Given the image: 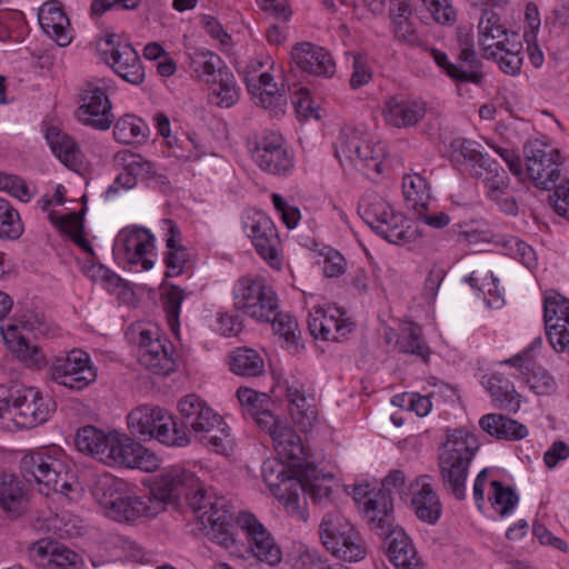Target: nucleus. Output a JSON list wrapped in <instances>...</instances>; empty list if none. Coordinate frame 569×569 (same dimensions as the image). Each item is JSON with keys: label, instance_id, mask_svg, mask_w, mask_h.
Instances as JSON below:
<instances>
[{"label": "nucleus", "instance_id": "obj_27", "mask_svg": "<svg viewBox=\"0 0 569 569\" xmlns=\"http://www.w3.org/2000/svg\"><path fill=\"white\" fill-rule=\"evenodd\" d=\"M337 154L343 153L347 159L375 170L378 173L382 172V148L373 146L371 142L361 139L357 134L348 136L341 139L340 147L337 149Z\"/></svg>", "mask_w": 569, "mask_h": 569}, {"label": "nucleus", "instance_id": "obj_36", "mask_svg": "<svg viewBox=\"0 0 569 569\" xmlns=\"http://www.w3.org/2000/svg\"><path fill=\"white\" fill-rule=\"evenodd\" d=\"M405 218L401 213L392 211V216L382 219L379 223H375L370 227L383 239L390 243L402 244L415 241L420 237L419 229L416 224L409 223L403 226Z\"/></svg>", "mask_w": 569, "mask_h": 569}, {"label": "nucleus", "instance_id": "obj_40", "mask_svg": "<svg viewBox=\"0 0 569 569\" xmlns=\"http://www.w3.org/2000/svg\"><path fill=\"white\" fill-rule=\"evenodd\" d=\"M50 222L62 233H66L70 239L81 247L86 252L93 253L92 246L83 237V213L70 212L68 214L59 216L56 211L49 212Z\"/></svg>", "mask_w": 569, "mask_h": 569}, {"label": "nucleus", "instance_id": "obj_19", "mask_svg": "<svg viewBox=\"0 0 569 569\" xmlns=\"http://www.w3.org/2000/svg\"><path fill=\"white\" fill-rule=\"evenodd\" d=\"M244 231L251 239L257 253L270 266L279 263V236L272 220L262 211H254L244 221Z\"/></svg>", "mask_w": 569, "mask_h": 569}, {"label": "nucleus", "instance_id": "obj_39", "mask_svg": "<svg viewBox=\"0 0 569 569\" xmlns=\"http://www.w3.org/2000/svg\"><path fill=\"white\" fill-rule=\"evenodd\" d=\"M110 441L111 432L104 433L90 425L80 428L74 437V445L79 451L92 456L102 463L103 459L108 457Z\"/></svg>", "mask_w": 569, "mask_h": 569}, {"label": "nucleus", "instance_id": "obj_33", "mask_svg": "<svg viewBox=\"0 0 569 569\" xmlns=\"http://www.w3.org/2000/svg\"><path fill=\"white\" fill-rule=\"evenodd\" d=\"M153 234L148 229L138 227L129 232H120L116 246L124 251L129 263L136 264L153 248Z\"/></svg>", "mask_w": 569, "mask_h": 569}, {"label": "nucleus", "instance_id": "obj_45", "mask_svg": "<svg viewBox=\"0 0 569 569\" xmlns=\"http://www.w3.org/2000/svg\"><path fill=\"white\" fill-rule=\"evenodd\" d=\"M397 346L401 352L416 355L425 362L428 361L429 347L422 340L421 328L418 325L410 323L405 327L397 340Z\"/></svg>", "mask_w": 569, "mask_h": 569}, {"label": "nucleus", "instance_id": "obj_34", "mask_svg": "<svg viewBox=\"0 0 569 569\" xmlns=\"http://www.w3.org/2000/svg\"><path fill=\"white\" fill-rule=\"evenodd\" d=\"M489 7H480L481 16L478 23V43L483 53L495 49L497 41L511 38V32L509 33L501 23L499 14Z\"/></svg>", "mask_w": 569, "mask_h": 569}, {"label": "nucleus", "instance_id": "obj_14", "mask_svg": "<svg viewBox=\"0 0 569 569\" xmlns=\"http://www.w3.org/2000/svg\"><path fill=\"white\" fill-rule=\"evenodd\" d=\"M460 52L458 63L449 60L447 53L436 48H430L429 52L436 64L452 80L463 83L480 84L483 80L481 71L482 63L478 59L473 49V40L469 34L459 38Z\"/></svg>", "mask_w": 569, "mask_h": 569}, {"label": "nucleus", "instance_id": "obj_12", "mask_svg": "<svg viewBox=\"0 0 569 569\" xmlns=\"http://www.w3.org/2000/svg\"><path fill=\"white\" fill-rule=\"evenodd\" d=\"M234 308L258 321H270L279 308L273 289L262 278L242 277L233 288Z\"/></svg>", "mask_w": 569, "mask_h": 569}, {"label": "nucleus", "instance_id": "obj_32", "mask_svg": "<svg viewBox=\"0 0 569 569\" xmlns=\"http://www.w3.org/2000/svg\"><path fill=\"white\" fill-rule=\"evenodd\" d=\"M481 383L499 409L508 412H517L519 410L521 396L516 391L513 383L503 375L492 373L483 376Z\"/></svg>", "mask_w": 569, "mask_h": 569}, {"label": "nucleus", "instance_id": "obj_56", "mask_svg": "<svg viewBox=\"0 0 569 569\" xmlns=\"http://www.w3.org/2000/svg\"><path fill=\"white\" fill-rule=\"evenodd\" d=\"M435 22L441 26H453L457 21V10L451 0H421Z\"/></svg>", "mask_w": 569, "mask_h": 569}, {"label": "nucleus", "instance_id": "obj_25", "mask_svg": "<svg viewBox=\"0 0 569 569\" xmlns=\"http://www.w3.org/2000/svg\"><path fill=\"white\" fill-rule=\"evenodd\" d=\"M29 497L23 482L17 475L0 476V509L7 518L19 519L28 510Z\"/></svg>", "mask_w": 569, "mask_h": 569}, {"label": "nucleus", "instance_id": "obj_58", "mask_svg": "<svg viewBox=\"0 0 569 569\" xmlns=\"http://www.w3.org/2000/svg\"><path fill=\"white\" fill-rule=\"evenodd\" d=\"M546 336L556 352L569 353V317L560 320V322L548 325Z\"/></svg>", "mask_w": 569, "mask_h": 569}, {"label": "nucleus", "instance_id": "obj_52", "mask_svg": "<svg viewBox=\"0 0 569 569\" xmlns=\"http://www.w3.org/2000/svg\"><path fill=\"white\" fill-rule=\"evenodd\" d=\"M163 305L168 323L172 330L179 325L181 303L186 298L183 289L176 284H163Z\"/></svg>", "mask_w": 569, "mask_h": 569}, {"label": "nucleus", "instance_id": "obj_41", "mask_svg": "<svg viewBox=\"0 0 569 569\" xmlns=\"http://www.w3.org/2000/svg\"><path fill=\"white\" fill-rule=\"evenodd\" d=\"M412 506L416 516L425 522L436 523L441 516L442 507L439 497L429 483H421V488L413 493Z\"/></svg>", "mask_w": 569, "mask_h": 569}, {"label": "nucleus", "instance_id": "obj_59", "mask_svg": "<svg viewBox=\"0 0 569 569\" xmlns=\"http://www.w3.org/2000/svg\"><path fill=\"white\" fill-rule=\"evenodd\" d=\"M260 429L269 433L278 453L283 452L286 445L290 441L298 440V433L293 428L281 421L277 416H274V426Z\"/></svg>", "mask_w": 569, "mask_h": 569}, {"label": "nucleus", "instance_id": "obj_30", "mask_svg": "<svg viewBox=\"0 0 569 569\" xmlns=\"http://www.w3.org/2000/svg\"><path fill=\"white\" fill-rule=\"evenodd\" d=\"M521 49L522 44L518 40V34L511 32V38L497 41L496 48L483 53V57L493 59L505 73L516 76L520 72L523 61Z\"/></svg>", "mask_w": 569, "mask_h": 569}, {"label": "nucleus", "instance_id": "obj_37", "mask_svg": "<svg viewBox=\"0 0 569 569\" xmlns=\"http://www.w3.org/2000/svg\"><path fill=\"white\" fill-rule=\"evenodd\" d=\"M479 425L487 433L497 439L520 440L528 435L525 425L499 413L485 415Z\"/></svg>", "mask_w": 569, "mask_h": 569}, {"label": "nucleus", "instance_id": "obj_64", "mask_svg": "<svg viewBox=\"0 0 569 569\" xmlns=\"http://www.w3.org/2000/svg\"><path fill=\"white\" fill-rule=\"evenodd\" d=\"M549 201L555 212L569 221V178L557 186Z\"/></svg>", "mask_w": 569, "mask_h": 569}, {"label": "nucleus", "instance_id": "obj_1", "mask_svg": "<svg viewBox=\"0 0 569 569\" xmlns=\"http://www.w3.org/2000/svg\"><path fill=\"white\" fill-rule=\"evenodd\" d=\"M151 493L162 503H177L183 497L197 513L199 529L211 541L226 549L234 546V512L224 498L208 496L193 472L180 466L163 470L153 481Z\"/></svg>", "mask_w": 569, "mask_h": 569}, {"label": "nucleus", "instance_id": "obj_63", "mask_svg": "<svg viewBox=\"0 0 569 569\" xmlns=\"http://www.w3.org/2000/svg\"><path fill=\"white\" fill-rule=\"evenodd\" d=\"M505 246L510 250V254H512L516 259H519L528 268H531L536 264L535 250L525 241L512 237L506 241Z\"/></svg>", "mask_w": 569, "mask_h": 569}, {"label": "nucleus", "instance_id": "obj_44", "mask_svg": "<svg viewBox=\"0 0 569 569\" xmlns=\"http://www.w3.org/2000/svg\"><path fill=\"white\" fill-rule=\"evenodd\" d=\"M402 191L408 206L415 210L427 209L429 187L427 180L420 174H407L402 179Z\"/></svg>", "mask_w": 569, "mask_h": 569}, {"label": "nucleus", "instance_id": "obj_15", "mask_svg": "<svg viewBox=\"0 0 569 569\" xmlns=\"http://www.w3.org/2000/svg\"><path fill=\"white\" fill-rule=\"evenodd\" d=\"M107 456L103 459L107 466L140 469L146 472H152L159 466V460L153 452L131 437L119 432H111Z\"/></svg>", "mask_w": 569, "mask_h": 569}, {"label": "nucleus", "instance_id": "obj_22", "mask_svg": "<svg viewBox=\"0 0 569 569\" xmlns=\"http://www.w3.org/2000/svg\"><path fill=\"white\" fill-rule=\"evenodd\" d=\"M380 539L385 553L397 569H420L417 551L401 526H397Z\"/></svg>", "mask_w": 569, "mask_h": 569}, {"label": "nucleus", "instance_id": "obj_42", "mask_svg": "<svg viewBox=\"0 0 569 569\" xmlns=\"http://www.w3.org/2000/svg\"><path fill=\"white\" fill-rule=\"evenodd\" d=\"M230 370L243 377H257L263 372V360L253 349L239 348L232 352L229 361Z\"/></svg>", "mask_w": 569, "mask_h": 569}, {"label": "nucleus", "instance_id": "obj_4", "mask_svg": "<svg viewBox=\"0 0 569 569\" xmlns=\"http://www.w3.org/2000/svg\"><path fill=\"white\" fill-rule=\"evenodd\" d=\"M479 447L480 442L473 433L465 429H456L447 435V440L439 453L443 488L459 501L466 499L469 467Z\"/></svg>", "mask_w": 569, "mask_h": 569}, {"label": "nucleus", "instance_id": "obj_53", "mask_svg": "<svg viewBox=\"0 0 569 569\" xmlns=\"http://www.w3.org/2000/svg\"><path fill=\"white\" fill-rule=\"evenodd\" d=\"M492 495L489 497L492 506L499 507L501 516L508 515L518 503L519 497L511 487H505L500 481H491Z\"/></svg>", "mask_w": 569, "mask_h": 569}, {"label": "nucleus", "instance_id": "obj_20", "mask_svg": "<svg viewBox=\"0 0 569 569\" xmlns=\"http://www.w3.org/2000/svg\"><path fill=\"white\" fill-rule=\"evenodd\" d=\"M238 525L246 532L250 549L254 557L276 566L281 561L282 553L267 528L250 512H241L237 517Z\"/></svg>", "mask_w": 569, "mask_h": 569}, {"label": "nucleus", "instance_id": "obj_51", "mask_svg": "<svg viewBox=\"0 0 569 569\" xmlns=\"http://www.w3.org/2000/svg\"><path fill=\"white\" fill-rule=\"evenodd\" d=\"M567 317H569V300L555 291L547 293L543 301L545 328Z\"/></svg>", "mask_w": 569, "mask_h": 569}, {"label": "nucleus", "instance_id": "obj_8", "mask_svg": "<svg viewBox=\"0 0 569 569\" xmlns=\"http://www.w3.org/2000/svg\"><path fill=\"white\" fill-rule=\"evenodd\" d=\"M3 339L10 345L18 358L27 366L42 367L46 365L43 351L20 331L31 332L36 338L52 333L50 323L39 312H28L18 323H11L6 329L0 328Z\"/></svg>", "mask_w": 569, "mask_h": 569}, {"label": "nucleus", "instance_id": "obj_49", "mask_svg": "<svg viewBox=\"0 0 569 569\" xmlns=\"http://www.w3.org/2000/svg\"><path fill=\"white\" fill-rule=\"evenodd\" d=\"M269 322L272 323L274 333L283 339L287 347L298 348L301 332L298 322L291 315L279 312L277 309L274 313H272Z\"/></svg>", "mask_w": 569, "mask_h": 569}, {"label": "nucleus", "instance_id": "obj_61", "mask_svg": "<svg viewBox=\"0 0 569 569\" xmlns=\"http://www.w3.org/2000/svg\"><path fill=\"white\" fill-rule=\"evenodd\" d=\"M413 483L408 485L406 475L400 469L391 470L382 480L381 488L376 493H385L392 498L393 492L401 495H408Z\"/></svg>", "mask_w": 569, "mask_h": 569}, {"label": "nucleus", "instance_id": "obj_23", "mask_svg": "<svg viewBox=\"0 0 569 569\" xmlns=\"http://www.w3.org/2000/svg\"><path fill=\"white\" fill-rule=\"evenodd\" d=\"M339 309L317 308L309 316L308 327L315 338L328 341H339L352 330V323L342 319Z\"/></svg>", "mask_w": 569, "mask_h": 569}, {"label": "nucleus", "instance_id": "obj_9", "mask_svg": "<svg viewBox=\"0 0 569 569\" xmlns=\"http://www.w3.org/2000/svg\"><path fill=\"white\" fill-rule=\"evenodd\" d=\"M319 533L327 550L339 559L359 561L366 555L358 531L340 513H327L320 523Z\"/></svg>", "mask_w": 569, "mask_h": 569}, {"label": "nucleus", "instance_id": "obj_43", "mask_svg": "<svg viewBox=\"0 0 569 569\" xmlns=\"http://www.w3.org/2000/svg\"><path fill=\"white\" fill-rule=\"evenodd\" d=\"M148 130V126L141 119L126 114L116 122L113 136L120 143L130 144L144 140Z\"/></svg>", "mask_w": 569, "mask_h": 569}, {"label": "nucleus", "instance_id": "obj_2", "mask_svg": "<svg viewBox=\"0 0 569 569\" xmlns=\"http://www.w3.org/2000/svg\"><path fill=\"white\" fill-rule=\"evenodd\" d=\"M179 417H174V427L171 432H184L187 447L191 442L192 432L204 446L217 453H227L232 447L230 427L199 396L190 393L180 399L178 403Z\"/></svg>", "mask_w": 569, "mask_h": 569}, {"label": "nucleus", "instance_id": "obj_62", "mask_svg": "<svg viewBox=\"0 0 569 569\" xmlns=\"http://www.w3.org/2000/svg\"><path fill=\"white\" fill-rule=\"evenodd\" d=\"M477 176L482 180L489 199L497 198L508 190L509 177L505 169L488 176L477 172Z\"/></svg>", "mask_w": 569, "mask_h": 569}, {"label": "nucleus", "instance_id": "obj_48", "mask_svg": "<svg viewBox=\"0 0 569 569\" xmlns=\"http://www.w3.org/2000/svg\"><path fill=\"white\" fill-rule=\"evenodd\" d=\"M358 210L365 222L370 227L392 216L393 211L391 206L377 194H367L361 200Z\"/></svg>", "mask_w": 569, "mask_h": 569}, {"label": "nucleus", "instance_id": "obj_16", "mask_svg": "<svg viewBox=\"0 0 569 569\" xmlns=\"http://www.w3.org/2000/svg\"><path fill=\"white\" fill-rule=\"evenodd\" d=\"M250 146L251 157L262 171L274 176H286L292 170L293 159L280 133L268 131L256 137Z\"/></svg>", "mask_w": 569, "mask_h": 569}, {"label": "nucleus", "instance_id": "obj_31", "mask_svg": "<svg viewBox=\"0 0 569 569\" xmlns=\"http://www.w3.org/2000/svg\"><path fill=\"white\" fill-rule=\"evenodd\" d=\"M46 139L54 156L69 169L78 171L82 166V152L78 143L58 127H49Z\"/></svg>", "mask_w": 569, "mask_h": 569}, {"label": "nucleus", "instance_id": "obj_47", "mask_svg": "<svg viewBox=\"0 0 569 569\" xmlns=\"http://www.w3.org/2000/svg\"><path fill=\"white\" fill-rule=\"evenodd\" d=\"M23 233V223L12 204L0 198V239L17 240Z\"/></svg>", "mask_w": 569, "mask_h": 569}, {"label": "nucleus", "instance_id": "obj_3", "mask_svg": "<svg viewBox=\"0 0 569 569\" xmlns=\"http://www.w3.org/2000/svg\"><path fill=\"white\" fill-rule=\"evenodd\" d=\"M56 409V402L32 387L20 383L0 386V428L13 422L20 428H32L46 422Z\"/></svg>", "mask_w": 569, "mask_h": 569}, {"label": "nucleus", "instance_id": "obj_17", "mask_svg": "<svg viewBox=\"0 0 569 569\" xmlns=\"http://www.w3.org/2000/svg\"><path fill=\"white\" fill-rule=\"evenodd\" d=\"M51 379L71 390L80 391L97 378L88 353L72 350L67 357L56 358L50 366Z\"/></svg>", "mask_w": 569, "mask_h": 569}, {"label": "nucleus", "instance_id": "obj_7", "mask_svg": "<svg viewBox=\"0 0 569 569\" xmlns=\"http://www.w3.org/2000/svg\"><path fill=\"white\" fill-rule=\"evenodd\" d=\"M128 428L132 436L142 440L157 439L168 447L183 448L187 442L184 432H171L174 417L163 408L141 406L133 409L127 417Z\"/></svg>", "mask_w": 569, "mask_h": 569}, {"label": "nucleus", "instance_id": "obj_5", "mask_svg": "<svg viewBox=\"0 0 569 569\" xmlns=\"http://www.w3.org/2000/svg\"><path fill=\"white\" fill-rule=\"evenodd\" d=\"M496 151L515 176L521 178L526 174L536 187L545 190L556 187L561 174L562 157L558 149L547 142L536 139L525 143L526 171L522 170L521 158L512 150L498 148Z\"/></svg>", "mask_w": 569, "mask_h": 569}, {"label": "nucleus", "instance_id": "obj_54", "mask_svg": "<svg viewBox=\"0 0 569 569\" xmlns=\"http://www.w3.org/2000/svg\"><path fill=\"white\" fill-rule=\"evenodd\" d=\"M286 397L290 406L291 416L299 421V418L308 420L315 418V412L308 407L307 398L302 386H287Z\"/></svg>", "mask_w": 569, "mask_h": 569}, {"label": "nucleus", "instance_id": "obj_26", "mask_svg": "<svg viewBox=\"0 0 569 569\" xmlns=\"http://www.w3.org/2000/svg\"><path fill=\"white\" fill-rule=\"evenodd\" d=\"M363 513L369 529L379 538L399 526L395 519L393 499L385 493H373L366 500Z\"/></svg>", "mask_w": 569, "mask_h": 569}, {"label": "nucleus", "instance_id": "obj_29", "mask_svg": "<svg viewBox=\"0 0 569 569\" xmlns=\"http://www.w3.org/2000/svg\"><path fill=\"white\" fill-rule=\"evenodd\" d=\"M39 24L43 32L63 47L71 42L70 21L59 1H49L39 12Z\"/></svg>", "mask_w": 569, "mask_h": 569}, {"label": "nucleus", "instance_id": "obj_38", "mask_svg": "<svg viewBox=\"0 0 569 569\" xmlns=\"http://www.w3.org/2000/svg\"><path fill=\"white\" fill-rule=\"evenodd\" d=\"M299 463L284 465L278 460L264 461L261 467L263 481L272 489L278 488L280 501L286 506V497L290 492L289 487L296 479V466Z\"/></svg>", "mask_w": 569, "mask_h": 569}, {"label": "nucleus", "instance_id": "obj_6", "mask_svg": "<svg viewBox=\"0 0 569 569\" xmlns=\"http://www.w3.org/2000/svg\"><path fill=\"white\" fill-rule=\"evenodd\" d=\"M93 495L107 516L118 522H133L157 513L127 481L109 473L99 477Z\"/></svg>", "mask_w": 569, "mask_h": 569}, {"label": "nucleus", "instance_id": "obj_28", "mask_svg": "<svg viewBox=\"0 0 569 569\" xmlns=\"http://www.w3.org/2000/svg\"><path fill=\"white\" fill-rule=\"evenodd\" d=\"M237 398L246 416L251 417L259 428L274 426V402L266 392H258L251 388L240 387Z\"/></svg>", "mask_w": 569, "mask_h": 569}, {"label": "nucleus", "instance_id": "obj_18", "mask_svg": "<svg viewBox=\"0 0 569 569\" xmlns=\"http://www.w3.org/2000/svg\"><path fill=\"white\" fill-rule=\"evenodd\" d=\"M80 106L76 118L83 124L96 130H107L111 127L112 106L106 91L92 82H87L79 94Z\"/></svg>", "mask_w": 569, "mask_h": 569}, {"label": "nucleus", "instance_id": "obj_13", "mask_svg": "<svg viewBox=\"0 0 569 569\" xmlns=\"http://www.w3.org/2000/svg\"><path fill=\"white\" fill-rule=\"evenodd\" d=\"M99 52L102 59L124 81L131 84L143 82L146 74L138 52L129 42L121 41L116 34H108L99 43Z\"/></svg>", "mask_w": 569, "mask_h": 569}, {"label": "nucleus", "instance_id": "obj_57", "mask_svg": "<svg viewBox=\"0 0 569 569\" xmlns=\"http://www.w3.org/2000/svg\"><path fill=\"white\" fill-rule=\"evenodd\" d=\"M260 82V87L263 88L264 92H261V107L264 109H270L278 113V111H282V106L284 103V97L278 90H268V87L274 88L273 77L269 72L261 73L258 78Z\"/></svg>", "mask_w": 569, "mask_h": 569}, {"label": "nucleus", "instance_id": "obj_24", "mask_svg": "<svg viewBox=\"0 0 569 569\" xmlns=\"http://www.w3.org/2000/svg\"><path fill=\"white\" fill-rule=\"evenodd\" d=\"M382 114L386 121L397 128L416 126L426 114L422 101L399 94L386 100Z\"/></svg>", "mask_w": 569, "mask_h": 569}, {"label": "nucleus", "instance_id": "obj_11", "mask_svg": "<svg viewBox=\"0 0 569 569\" xmlns=\"http://www.w3.org/2000/svg\"><path fill=\"white\" fill-rule=\"evenodd\" d=\"M332 478L331 475H323L316 465L302 463L296 466V479L289 487L290 492L286 497V509L299 520H307L306 495H309L315 502H322L329 499L332 488L323 486L320 479Z\"/></svg>", "mask_w": 569, "mask_h": 569}, {"label": "nucleus", "instance_id": "obj_10", "mask_svg": "<svg viewBox=\"0 0 569 569\" xmlns=\"http://www.w3.org/2000/svg\"><path fill=\"white\" fill-rule=\"evenodd\" d=\"M20 472L27 482L43 486L40 492L46 496L51 490L60 493L71 490L64 463L44 450L24 455L20 460Z\"/></svg>", "mask_w": 569, "mask_h": 569}, {"label": "nucleus", "instance_id": "obj_35", "mask_svg": "<svg viewBox=\"0 0 569 569\" xmlns=\"http://www.w3.org/2000/svg\"><path fill=\"white\" fill-rule=\"evenodd\" d=\"M405 218L401 213L392 211V216L382 219L379 223H375L370 227L383 239L390 243L402 244L415 241L420 237L419 229L416 224L409 223L403 226Z\"/></svg>", "mask_w": 569, "mask_h": 569}, {"label": "nucleus", "instance_id": "obj_60", "mask_svg": "<svg viewBox=\"0 0 569 569\" xmlns=\"http://www.w3.org/2000/svg\"><path fill=\"white\" fill-rule=\"evenodd\" d=\"M117 158L122 162H127L136 179H151L156 177L154 164L139 154L129 152H119Z\"/></svg>", "mask_w": 569, "mask_h": 569}, {"label": "nucleus", "instance_id": "obj_50", "mask_svg": "<svg viewBox=\"0 0 569 569\" xmlns=\"http://www.w3.org/2000/svg\"><path fill=\"white\" fill-rule=\"evenodd\" d=\"M212 93L217 97L216 102L220 107L230 108L239 99V89L232 72L220 71V77L213 82Z\"/></svg>", "mask_w": 569, "mask_h": 569}, {"label": "nucleus", "instance_id": "obj_55", "mask_svg": "<svg viewBox=\"0 0 569 569\" xmlns=\"http://www.w3.org/2000/svg\"><path fill=\"white\" fill-rule=\"evenodd\" d=\"M139 362L154 375L167 376L174 369V362L168 350L139 355Z\"/></svg>", "mask_w": 569, "mask_h": 569}, {"label": "nucleus", "instance_id": "obj_46", "mask_svg": "<svg viewBox=\"0 0 569 569\" xmlns=\"http://www.w3.org/2000/svg\"><path fill=\"white\" fill-rule=\"evenodd\" d=\"M194 72L207 76L208 82H214L220 77V71H228L224 61L211 51L201 50L191 58Z\"/></svg>", "mask_w": 569, "mask_h": 569}, {"label": "nucleus", "instance_id": "obj_21", "mask_svg": "<svg viewBox=\"0 0 569 569\" xmlns=\"http://www.w3.org/2000/svg\"><path fill=\"white\" fill-rule=\"evenodd\" d=\"M291 60L302 71L318 77H332L336 63L331 54L311 42L297 43L291 50Z\"/></svg>", "mask_w": 569, "mask_h": 569}]
</instances>
